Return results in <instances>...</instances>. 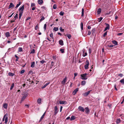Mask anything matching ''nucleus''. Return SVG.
I'll use <instances>...</instances> for the list:
<instances>
[{
  "label": "nucleus",
  "mask_w": 124,
  "mask_h": 124,
  "mask_svg": "<svg viewBox=\"0 0 124 124\" xmlns=\"http://www.w3.org/2000/svg\"><path fill=\"white\" fill-rule=\"evenodd\" d=\"M35 53V50L34 49H33L31 51L30 53L31 54H34Z\"/></svg>",
  "instance_id": "4c0bfd02"
},
{
  "label": "nucleus",
  "mask_w": 124,
  "mask_h": 124,
  "mask_svg": "<svg viewBox=\"0 0 124 124\" xmlns=\"http://www.w3.org/2000/svg\"><path fill=\"white\" fill-rule=\"evenodd\" d=\"M28 95L27 94H23V97L21 98L20 103H22L23 101L25 99L26 97Z\"/></svg>",
  "instance_id": "7ed1b4c3"
},
{
  "label": "nucleus",
  "mask_w": 124,
  "mask_h": 124,
  "mask_svg": "<svg viewBox=\"0 0 124 124\" xmlns=\"http://www.w3.org/2000/svg\"><path fill=\"white\" fill-rule=\"evenodd\" d=\"M78 88H77L75 89L73 92V95H75L76 94V93L78 92Z\"/></svg>",
  "instance_id": "6e6552de"
},
{
  "label": "nucleus",
  "mask_w": 124,
  "mask_h": 124,
  "mask_svg": "<svg viewBox=\"0 0 124 124\" xmlns=\"http://www.w3.org/2000/svg\"><path fill=\"white\" fill-rule=\"evenodd\" d=\"M46 24H44V28L45 31L46 30Z\"/></svg>",
  "instance_id": "49530a36"
},
{
  "label": "nucleus",
  "mask_w": 124,
  "mask_h": 124,
  "mask_svg": "<svg viewBox=\"0 0 124 124\" xmlns=\"http://www.w3.org/2000/svg\"><path fill=\"white\" fill-rule=\"evenodd\" d=\"M107 32L106 31V32H105L103 34V37H104L106 35H107Z\"/></svg>",
  "instance_id": "680f3d73"
},
{
  "label": "nucleus",
  "mask_w": 124,
  "mask_h": 124,
  "mask_svg": "<svg viewBox=\"0 0 124 124\" xmlns=\"http://www.w3.org/2000/svg\"><path fill=\"white\" fill-rule=\"evenodd\" d=\"M15 57L16 58V61H17L18 60V59L19 58L18 57V56L16 55H15Z\"/></svg>",
  "instance_id": "de8ad7c7"
},
{
  "label": "nucleus",
  "mask_w": 124,
  "mask_h": 124,
  "mask_svg": "<svg viewBox=\"0 0 124 124\" xmlns=\"http://www.w3.org/2000/svg\"><path fill=\"white\" fill-rule=\"evenodd\" d=\"M60 30L62 32L64 31V30L63 29H62V27H60Z\"/></svg>",
  "instance_id": "3c124183"
},
{
  "label": "nucleus",
  "mask_w": 124,
  "mask_h": 124,
  "mask_svg": "<svg viewBox=\"0 0 124 124\" xmlns=\"http://www.w3.org/2000/svg\"><path fill=\"white\" fill-rule=\"evenodd\" d=\"M106 15L112 16L113 15V12L112 11H110L108 13H106Z\"/></svg>",
  "instance_id": "4be33fe9"
},
{
  "label": "nucleus",
  "mask_w": 124,
  "mask_h": 124,
  "mask_svg": "<svg viewBox=\"0 0 124 124\" xmlns=\"http://www.w3.org/2000/svg\"><path fill=\"white\" fill-rule=\"evenodd\" d=\"M112 42L113 44H114L115 45H118L117 42L116 41H115V40L113 41H112Z\"/></svg>",
  "instance_id": "b1692460"
},
{
  "label": "nucleus",
  "mask_w": 124,
  "mask_h": 124,
  "mask_svg": "<svg viewBox=\"0 0 124 124\" xmlns=\"http://www.w3.org/2000/svg\"><path fill=\"white\" fill-rule=\"evenodd\" d=\"M20 4H21V2H19V3L16 5L15 7V8H17V7H19V6L20 5Z\"/></svg>",
  "instance_id": "09e8293b"
},
{
  "label": "nucleus",
  "mask_w": 124,
  "mask_h": 124,
  "mask_svg": "<svg viewBox=\"0 0 124 124\" xmlns=\"http://www.w3.org/2000/svg\"><path fill=\"white\" fill-rule=\"evenodd\" d=\"M86 83V82L85 80H83L81 81V85H85Z\"/></svg>",
  "instance_id": "412c9836"
},
{
  "label": "nucleus",
  "mask_w": 124,
  "mask_h": 124,
  "mask_svg": "<svg viewBox=\"0 0 124 124\" xmlns=\"http://www.w3.org/2000/svg\"><path fill=\"white\" fill-rule=\"evenodd\" d=\"M53 59L54 60H56V58L55 56H53Z\"/></svg>",
  "instance_id": "0e129e2a"
},
{
  "label": "nucleus",
  "mask_w": 124,
  "mask_h": 124,
  "mask_svg": "<svg viewBox=\"0 0 124 124\" xmlns=\"http://www.w3.org/2000/svg\"><path fill=\"white\" fill-rule=\"evenodd\" d=\"M63 108V107L62 106H61L60 108V112H61L62 111V108Z\"/></svg>",
  "instance_id": "338daca9"
},
{
  "label": "nucleus",
  "mask_w": 124,
  "mask_h": 124,
  "mask_svg": "<svg viewBox=\"0 0 124 124\" xmlns=\"http://www.w3.org/2000/svg\"><path fill=\"white\" fill-rule=\"evenodd\" d=\"M123 74H122L120 73L119 74H118V76L120 77H121L123 76Z\"/></svg>",
  "instance_id": "603ef678"
},
{
  "label": "nucleus",
  "mask_w": 124,
  "mask_h": 124,
  "mask_svg": "<svg viewBox=\"0 0 124 124\" xmlns=\"http://www.w3.org/2000/svg\"><path fill=\"white\" fill-rule=\"evenodd\" d=\"M114 46L113 45H108L107 46L110 47H112Z\"/></svg>",
  "instance_id": "69168bd1"
},
{
  "label": "nucleus",
  "mask_w": 124,
  "mask_h": 124,
  "mask_svg": "<svg viewBox=\"0 0 124 124\" xmlns=\"http://www.w3.org/2000/svg\"><path fill=\"white\" fill-rule=\"evenodd\" d=\"M54 62H52L51 65V67H53L54 65Z\"/></svg>",
  "instance_id": "4d7b16f0"
},
{
  "label": "nucleus",
  "mask_w": 124,
  "mask_h": 124,
  "mask_svg": "<svg viewBox=\"0 0 124 124\" xmlns=\"http://www.w3.org/2000/svg\"><path fill=\"white\" fill-rule=\"evenodd\" d=\"M46 112L44 113V114H43V115H42V116H41V118L40 119V121H41L42 120V119H43L44 118V116H45V113H46Z\"/></svg>",
  "instance_id": "aec40b11"
},
{
  "label": "nucleus",
  "mask_w": 124,
  "mask_h": 124,
  "mask_svg": "<svg viewBox=\"0 0 124 124\" xmlns=\"http://www.w3.org/2000/svg\"><path fill=\"white\" fill-rule=\"evenodd\" d=\"M123 34V33H119L117 34V35L118 36H120L122 35Z\"/></svg>",
  "instance_id": "e2e57ef3"
},
{
  "label": "nucleus",
  "mask_w": 124,
  "mask_h": 124,
  "mask_svg": "<svg viewBox=\"0 0 124 124\" xmlns=\"http://www.w3.org/2000/svg\"><path fill=\"white\" fill-rule=\"evenodd\" d=\"M102 19H103V18L102 17H101L100 18H98V22H100L101 21V20Z\"/></svg>",
  "instance_id": "ea45409f"
},
{
  "label": "nucleus",
  "mask_w": 124,
  "mask_h": 124,
  "mask_svg": "<svg viewBox=\"0 0 124 124\" xmlns=\"http://www.w3.org/2000/svg\"><path fill=\"white\" fill-rule=\"evenodd\" d=\"M38 24H37L35 27V29L36 30H37L38 28Z\"/></svg>",
  "instance_id": "13d9d810"
},
{
  "label": "nucleus",
  "mask_w": 124,
  "mask_h": 124,
  "mask_svg": "<svg viewBox=\"0 0 124 124\" xmlns=\"http://www.w3.org/2000/svg\"><path fill=\"white\" fill-rule=\"evenodd\" d=\"M85 65L89 66V62L88 60H86L85 62Z\"/></svg>",
  "instance_id": "473e14b6"
},
{
  "label": "nucleus",
  "mask_w": 124,
  "mask_h": 124,
  "mask_svg": "<svg viewBox=\"0 0 124 124\" xmlns=\"http://www.w3.org/2000/svg\"><path fill=\"white\" fill-rule=\"evenodd\" d=\"M33 72L32 70L30 71H29V72H28L29 74H33Z\"/></svg>",
  "instance_id": "bf43d9fd"
},
{
  "label": "nucleus",
  "mask_w": 124,
  "mask_h": 124,
  "mask_svg": "<svg viewBox=\"0 0 124 124\" xmlns=\"http://www.w3.org/2000/svg\"><path fill=\"white\" fill-rule=\"evenodd\" d=\"M95 31V28H94L91 31L92 33V35H94V34Z\"/></svg>",
  "instance_id": "dca6fc26"
},
{
  "label": "nucleus",
  "mask_w": 124,
  "mask_h": 124,
  "mask_svg": "<svg viewBox=\"0 0 124 124\" xmlns=\"http://www.w3.org/2000/svg\"><path fill=\"white\" fill-rule=\"evenodd\" d=\"M88 66L86 65H85L84 66V68H85V70L87 69L88 68Z\"/></svg>",
  "instance_id": "864d4df0"
},
{
  "label": "nucleus",
  "mask_w": 124,
  "mask_h": 124,
  "mask_svg": "<svg viewBox=\"0 0 124 124\" xmlns=\"http://www.w3.org/2000/svg\"><path fill=\"white\" fill-rule=\"evenodd\" d=\"M38 2L39 5H41L43 3V0H38Z\"/></svg>",
  "instance_id": "ddd939ff"
},
{
  "label": "nucleus",
  "mask_w": 124,
  "mask_h": 124,
  "mask_svg": "<svg viewBox=\"0 0 124 124\" xmlns=\"http://www.w3.org/2000/svg\"><path fill=\"white\" fill-rule=\"evenodd\" d=\"M120 82L124 84V79H123L120 81Z\"/></svg>",
  "instance_id": "a18cd8bd"
},
{
  "label": "nucleus",
  "mask_w": 124,
  "mask_h": 124,
  "mask_svg": "<svg viewBox=\"0 0 124 124\" xmlns=\"http://www.w3.org/2000/svg\"><path fill=\"white\" fill-rule=\"evenodd\" d=\"M33 7L32 8V10H34L35 9H36V7Z\"/></svg>",
  "instance_id": "774afa93"
},
{
  "label": "nucleus",
  "mask_w": 124,
  "mask_h": 124,
  "mask_svg": "<svg viewBox=\"0 0 124 124\" xmlns=\"http://www.w3.org/2000/svg\"><path fill=\"white\" fill-rule=\"evenodd\" d=\"M91 91V90L85 93H84V94L83 95L85 96H87L89 94L90 92Z\"/></svg>",
  "instance_id": "0eeeda50"
},
{
  "label": "nucleus",
  "mask_w": 124,
  "mask_h": 124,
  "mask_svg": "<svg viewBox=\"0 0 124 124\" xmlns=\"http://www.w3.org/2000/svg\"><path fill=\"white\" fill-rule=\"evenodd\" d=\"M40 63L42 64H43L44 63H46V61H44V60H42V61H40Z\"/></svg>",
  "instance_id": "c9c22d12"
},
{
  "label": "nucleus",
  "mask_w": 124,
  "mask_h": 124,
  "mask_svg": "<svg viewBox=\"0 0 124 124\" xmlns=\"http://www.w3.org/2000/svg\"><path fill=\"white\" fill-rule=\"evenodd\" d=\"M105 24L106 25V27L104 31H105L107 30H109L110 29V26L108 24L105 23Z\"/></svg>",
  "instance_id": "39448f33"
},
{
  "label": "nucleus",
  "mask_w": 124,
  "mask_h": 124,
  "mask_svg": "<svg viewBox=\"0 0 124 124\" xmlns=\"http://www.w3.org/2000/svg\"><path fill=\"white\" fill-rule=\"evenodd\" d=\"M41 99L40 98H39L38 99L37 101V102L39 104H40L41 102Z\"/></svg>",
  "instance_id": "bb28decb"
},
{
  "label": "nucleus",
  "mask_w": 124,
  "mask_h": 124,
  "mask_svg": "<svg viewBox=\"0 0 124 124\" xmlns=\"http://www.w3.org/2000/svg\"><path fill=\"white\" fill-rule=\"evenodd\" d=\"M14 83H13L12 84V85L10 87V90H12L13 89V88L14 87Z\"/></svg>",
  "instance_id": "72a5a7b5"
},
{
  "label": "nucleus",
  "mask_w": 124,
  "mask_h": 124,
  "mask_svg": "<svg viewBox=\"0 0 124 124\" xmlns=\"http://www.w3.org/2000/svg\"><path fill=\"white\" fill-rule=\"evenodd\" d=\"M59 103L60 104L65 105L67 104V102L65 101H60Z\"/></svg>",
  "instance_id": "9b49d317"
},
{
  "label": "nucleus",
  "mask_w": 124,
  "mask_h": 124,
  "mask_svg": "<svg viewBox=\"0 0 124 124\" xmlns=\"http://www.w3.org/2000/svg\"><path fill=\"white\" fill-rule=\"evenodd\" d=\"M8 117L7 116H6V117L5 119V123L7 124L8 121Z\"/></svg>",
  "instance_id": "cd10ccee"
},
{
  "label": "nucleus",
  "mask_w": 124,
  "mask_h": 124,
  "mask_svg": "<svg viewBox=\"0 0 124 124\" xmlns=\"http://www.w3.org/2000/svg\"><path fill=\"white\" fill-rule=\"evenodd\" d=\"M8 116V114H6L3 117V121H4V119L5 117L6 116Z\"/></svg>",
  "instance_id": "8fccbe9b"
},
{
  "label": "nucleus",
  "mask_w": 124,
  "mask_h": 124,
  "mask_svg": "<svg viewBox=\"0 0 124 124\" xmlns=\"http://www.w3.org/2000/svg\"><path fill=\"white\" fill-rule=\"evenodd\" d=\"M50 82H48L46 83L45 85H43L42 87L41 88L42 89H43L45 88L47 85L49 84Z\"/></svg>",
  "instance_id": "2eb2a0df"
},
{
  "label": "nucleus",
  "mask_w": 124,
  "mask_h": 124,
  "mask_svg": "<svg viewBox=\"0 0 124 124\" xmlns=\"http://www.w3.org/2000/svg\"><path fill=\"white\" fill-rule=\"evenodd\" d=\"M35 4L34 3H31V7H35Z\"/></svg>",
  "instance_id": "5fc2aeb1"
},
{
  "label": "nucleus",
  "mask_w": 124,
  "mask_h": 124,
  "mask_svg": "<svg viewBox=\"0 0 124 124\" xmlns=\"http://www.w3.org/2000/svg\"><path fill=\"white\" fill-rule=\"evenodd\" d=\"M5 36L7 37H8L10 36V35L9 32H7L5 33Z\"/></svg>",
  "instance_id": "f3484780"
},
{
  "label": "nucleus",
  "mask_w": 124,
  "mask_h": 124,
  "mask_svg": "<svg viewBox=\"0 0 124 124\" xmlns=\"http://www.w3.org/2000/svg\"><path fill=\"white\" fill-rule=\"evenodd\" d=\"M75 119V116H73L71 117L70 119V120L72 121L74 120Z\"/></svg>",
  "instance_id": "a878e982"
},
{
  "label": "nucleus",
  "mask_w": 124,
  "mask_h": 124,
  "mask_svg": "<svg viewBox=\"0 0 124 124\" xmlns=\"http://www.w3.org/2000/svg\"><path fill=\"white\" fill-rule=\"evenodd\" d=\"M24 8V5H23L22 7H20L19 8V16H22L23 13V11Z\"/></svg>",
  "instance_id": "f257e3e1"
},
{
  "label": "nucleus",
  "mask_w": 124,
  "mask_h": 124,
  "mask_svg": "<svg viewBox=\"0 0 124 124\" xmlns=\"http://www.w3.org/2000/svg\"><path fill=\"white\" fill-rule=\"evenodd\" d=\"M50 37L52 38H53V34L52 33H51L50 34Z\"/></svg>",
  "instance_id": "052dcab7"
},
{
  "label": "nucleus",
  "mask_w": 124,
  "mask_h": 124,
  "mask_svg": "<svg viewBox=\"0 0 124 124\" xmlns=\"http://www.w3.org/2000/svg\"><path fill=\"white\" fill-rule=\"evenodd\" d=\"M120 121L121 120L120 119H118L116 120V123L117 124L120 123Z\"/></svg>",
  "instance_id": "c85d7f7f"
},
{
  "label": "nucleus",
  "mask_w": 124,
  "mask_h": 124,
  "mask_svg": "<svg viewBox=\"0 0 124 124\" xmlns=\"http://www.w3.org/2000/svg\"><path fill=\"white\" fill-rule=\"evenodd\" d=\"M60 51L62 53H64V49L63 48L60 49Z\"/></svg>",
  "instance_id": "79ce46f5"
},
{
  "label": "nucleus",
  "mask_w": 124,
  "mask_h": 124,
  "mask_svg": "<svg viewBox=\"0 0 124 124\" xmlns=\"http://www.w3.org/2000/svg\"><path fill=\"white\" fill-rule=\"evenodd\" d=\"M45 19V18L44 16H43L40 19V21L41 22L42 21L44 20Z\"/></svg>",
  "instance_id": "6e6d98bb"
},
{
  "label": "nucleus",
  "mask_w": 124,
  "mask_h": 124,
  "mask_svg": "<svg viewBox=\"0 0 124 124\" xmlns=\"http://www.w3.org/2000/svg\"><path fill=\"white\" fill-rule=\"evenodd\" d=\"M101 9L100 8H99L97 10V13L98 14H100L101 13Z\"/></svg>",
  "instance_id": "2f4dec72"
},
{
  "label": "nucleus",
  "mask_w": 124,
  "mask_h": 124,
  "mask_svg": "<svg viewBox=\"0 0 124 124\" xmlns=\"http://www.w3.org/2000/svg\"><path fill=\"white\" fill-rule=\"evenodd\" d=\"M54 115L55 116L56 115V114L59 111L58 110V108H57V106H55L54 107Z\"/></svg>",
  "instance_id": "20e7f679"
},
{
  "label": "nucleus",
  "mask_w": 124,
  "mask_h": 124,
  "mask_svg": "<svg viewBox=\"0 0 124 124\" xmlns=\"http://www.w3.org/2000/svg\"><path fill=\"white\" fill-rule=\"evenodd\" d=\"M87 74L85 73L82 74L81 75V78L83 80H86L87 79L86 76L87 75Z\"/></svg>",
  "instance_id": "f03ea898"
},
{
  "label": "nucleus",
  "mask_w": 124,
  "mask_h": 124,
  "mask_svg": "<svg viewBox=\"0 0 124 124\" xmlns=\"http://www.w3.org/2000/svg\"><path fill=\"white\" fill-rule=\"evenodd\" d=\"M23 49L22 47H19L18 48V52H21L22 51Z\"/></svg>",
  "instance_id": "58836bf2"
},
{
  "label": "nucleus",
  "mask_w": 124,
  "mask_h": 124,
  "mask_svg": "<svg viewBox=\"0 0 124 124\" xmlns=\"http://www.w3.org/2000/svg\"><path fill=\"white\" fill-rule=\"evenodd\" d=\"M14 5L12 3H10V5L8 7V8L9 9L11 8L14 7Z\"/></svg>",
  "instance_id": "f8f14e48"
},
{
  "label": "nucleus",
  "mask_w": 124,
  "mask_h": 124,
  "mask_svg": "<svg viewBox=\"0 0 124 124\" xmlns=\"http://www.w3.org/2000/svg\"><path fill=\"white\" fill-rule=\"evenodd\" d=\"M57 5L56 4H54V5L53 8V9H56L57 7Z\"/></svg>",
  "instance_id": "f704fd0d"
},
{
  "label": "nucleus",
  "mask_w": 124,
  "mask_h": 124,
  "mask_svg": "<svg viewBox=\"0 0 124 124\" xmlns=\"http://www.w3.org/2000/svg\"><path fill=\"white\" fill-rule=\"evenodd\" d=\"M64 13L63 12L61 11L59 13V14L61 16H63Z\"/></svg>",
  "instance_id": "a19ab883"
},
{
  "label": "nucleus",
  "mask_w": 124,
  "mask_h": 124,
  "mask_svg": "<svg viewBox=\"0 0 124 124\" xmlns=\"http://www.w3.org/2000/svg\"><path fill=\"white\" fill-rule=\"evenodd\" d=\"M31 67L32 68L34 67L35 66V62H31Z\"/></svg>",
  "instance_id": "a211bd4d"
},
{
  "label": "nucleus",
  "mask_w": 124,
  "mask_h": 124,
  "mask_svg": "<svg viewBox=\"0 0 124 124\" xmlns=\"http://www.w3.org/2000/svg\"><path fill=\"white\" fill-rule=\"evenodd\" d=\"M83 23L82 22H81V25H80L81 28V30H83Z\"/></svg>",
  "instance_id": "7c9ffc66"
},
{
  "label": "nucleus",
  "mask_w": 124,
  "mask_h": 124,
  "mask_svg": "<svg viewBox=\"0 0 124 124\" xmlns=\"http://www.w3.org/2000/svg\"><path fill=\"white\" fill-rule=\"evenodd\" d=\"M67 79V78L66 77L62 81L61 83L62 84L64 85L65 83L66 82Z\"/></svg>",
  "instance_id": "1a4fd4ad"
},
{
  "label": "nucleus",
  "mask_w": 124,
  "mask_h": 124,
  "mask_svg": "<svg viewBox=\"0 0 124 124\" xmlns=\"http://www.w3.org/2000/svg\"><path fill=\"white\" fill-rule=\"evenodd\" d=\"M59 42V44L61 46H62L64 44L63 41L62 40H60Z\"/></svg>",
  "instance_id": "4468645a"
},
{
  "label": "nucleus",
  "mask_w": 124,
  "mask_h": 124,
  "mask_svg": "<svg viewBox=\"0 0 124 124\" xmlns=\"http://www.w3.org/2000/svg\"><path fill=\"white\" fill-rule=\"evenodd\" d=\"M83 52V56L84 57L85 56L87 55V53L86 52H84V50H82Z\"/></svg>",
  "instance_id": "6ab92c4d"
},
{
  "label": "nucleus",
  "mask_w": 124,
  "mask_h": 124,
  "mask_svg": "<svg viewBox=\"0 0 124 124\" xmlns=\"http://www.w3.org/2000/svg\"><path fill=\"white\" fill-rule=\"evenodd\" d=\"M66 36L67 37H68V39H70L71 38V34H67L66 35Z\"/></svg>",
  "instance_id": "c756f323"
},
{
  "label": "nucleus",
  "mask_w": 124,
  "mask_h": 124,
  "mask_svg": "<svg viewBox=\"0 0 124 124\" xmlns=\"http://www.w3.org/2000/svg\"><path fill=\"white\" fill-rule=\"evenodd\" d=\"M8 75L10 76L13 77L14 75V74L11 72H9L8 73Z\"/></svg>",
  "instance_id": "393cba45"
},
{
  "label": "nucleus",
  "mask_w": 124,
  "mask_h": 124,
  "mask_svg": "<svg viewBox=\"0 0 124 124\" xmlns=\"http://www.w3.org/2000/svg\"><path fill=\"white\" fill-rule=\"evenodd\" d=\"M8 104L6 103H5L3 104V107L5 108H7Z\"/></svg>",
  "instance_id": "5701e85b"
},
{
  "label": "nucleus",
  "mask_w": 124,
  "mask_h": 124,
  "mask_svg": "<svg viewBox=\"0 0 124 124\" xmlns=\"http://www.w3.org/2000/svg\"><path fill=\"white\" fill-rule=\"evenodd\" d=\"M58 27H54L53 28V30L56 31H58Z\"/></svg>",
  "instance_id": "e433bc0d"
},
{
  "label": "nucleus",
  "mask_w": 124,
  "mask_h": 124,
  "mask_svg": "<svg viewBox=\"0 0 124 124\" xmlns=\"http://www.w3.org/2000/svg\"><path fill=\"white\" fill-rule=\"evenodd\" d=\"M25 72V70H24L23 69L21 70L20 72V74H22L23 73Z\"/></svg>",
  "instance_id": "c03bdc74"
},
{
  "label": "nucleus",
  "mask_w": 124,
  "mask_h": 124,
  "mask_svg": "<svg viewBox=\"0 0 124 124\" xmlns=\"http://www.w3.org/2000/svg\"><path fill=\"white\" fill-rule=\"evenodd\" d=\"M78 109L80 111L84 112L85 110L84 108L81 106H79L78 107Z\"/></svg>",
  "instance_id": "423d86ee"
},
{
  "label": "nucleus",
  "mask_w": 124,
  "mask_h": 124,
  "mask_svg": "<svg viewBox=\"0 0 124 124\" xmlns=\"http://www.w3.org/2000/svg\"><path fill=\"white\" fill-rule=\"evenodd\" d=\"M84 10L83 8H82V14L81 16H84Z\"/></svg>",
  "instance_id": "37998d69"
},
{
  "label": "nucleus",
  "mask_w": 124,
  "mask_h": 124,
  "mask_svg": "<svg viewBox=\"0 0 124 124\" xmlns=\"http://www.w3.org/2000/svg\"><path fill=\"white\" fill-rule=\"evenodd\" d=\"M85 112L86 114H88L89 113L90 110L89 108L88 107H85Z\"/></svg>",
  "instance_id": "9d476101"
}]
</instances>
